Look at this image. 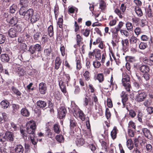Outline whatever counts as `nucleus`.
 <instances>
[{
    "instance_id": "obj_53",
    "label": "nucleus",
    "mask_w": 153,
    "mask_h": 153,
    "mask_svg": "<svg viewBox=\"0 0 153 153\" xmlns=\"http://www.w3.org/2000/svg\"><path fill=\"white\" fill-rule=\"evenodd\" d=\"M102 146L105 149V152L107 151V147L108 146V144L105 142L103 140H102L101 142Z\"/></svg>"
},
{
    "instance_id": "obj_32",
    "label": "nucleus",
    "mask_w": 153,
    "mask_h": 153,
    "mask_svg": "<svg viewBox=\"0 0 153 153\" xmlns=\"http://www.w3.org/2000/svg\"><path fill=\"white\" fill-rule=\"evenodd\" d=\"M122 84L126 91L128 92H130L131 86L129 82L123 83H122Z\"/></svg>"
},
{
    "instance_id": "obj_57",
    "label": "nucleus",
    "mask_w": 153,
    "mask_h": 153,
    "mask_svg": "<svg viewBox=\"0 0 153 153\" xmlns=\"http://www.w3.org/2000/svg\"><path fill=\"white\" fill-rule=\"evenodd\" d=\"M45 135L48 137H51L52 135V133L51 132V130L49 128H47L45 130Z\"/></svg>"
},
{
    "instance_id": "obj_24",
    "label": "nucleus",
    "mask_w": 153,
    "mask_h": 153,
    "mask_svg": "<svg viewBox=\"0 0 153 153\" xmlns=\"http://www.w3.org/2000/svg\"><path fill=\"white\" fill-rule=\"evenodd\" d=\"M22 115L25 117H28L30 114V113L28 110L26 108H22L21 111Z\"/></svg>"
},
{
    "instance_id": "obj_48",
    "label": "nucleus",
    "mask_w": 153,
    "mask_h": 153,
    "mask_svg": "<svg viewBox=\"0 0 153 153\" xmlns=\"http://www.w3.org/2000/svg\"><path fill=\"white\" fill-rule=\"evenodd\" d=\"M145 147L147 152L148 153H151L152 150V145L150 144H146Z\"/></svg>"
},
{
    "instance_id": "obj_34",
    "label": "nucleus",
    "mask_w": 153,
    "mask_h": 153,
    "mask_svg": "<svg viewBox=\"0 0 153 153\" xmlns=\"http://www.w3.org/2000/svg\"><path fill=\"white\" fill-rule=\"evenodd\" d=\"M113 17L112 16H109L108 19L110 21L109 25L110 26H113L116 25L117 21L115 19H113Z\"/></svg>"
},
{
    "instance_id": "obj_54",
    "label": "nucleus",
    "mask_w": 153,
    "mask_h": 153,
    "mask_svg": "<svg viewBox=\"0 0 153 153\" xmlns=\"http://www.w3.org/2000/svg\"><path fill=\"white\" fill-rule=\"evenodd\" d=\"M123 23L122 22H119L118 25L115 27L116 31L118 32L120 30L121 27L123 26Z\"/></svg>"
},
{
    "instance_id": "obj_63",
    "label": "nucleus",
    "mask_w": 153,
    "mask_h": 153,
    "mask_svg": "<svg viewBox=\"0 0 153 153\" xmlns=\"http://www.w3.org/2000/svg\"><path fill=\"white\" fill-rule=\"evenodd\" d=\"M122 101L123 103V105L124 106H125V102L127 100L128 97L126 95H123V96H122Z\"/></svg>"
},
{
    "instance_id": "obj_9",
    "label": "nucleus",
    "mask_w": 153,
    "mask_h": 153,
    "mask_svg": "<svg viewBox=\"0 0 153 153\" xmlns=\"http://www.w3.org/2000/svg\"><path fill=\"white\" fill-rule=\"evenodd\" d=\"M139 69L141 72L144 73L149 72L150 70L149 67L145 65L140 66Z\"/></svg>"
},
{
    "instance_id": "obj_22",
    "label": "nucleus",
    "mask_w": 153,
    "mask_h": 153,
    "mask_svg": "<svg viewBox=\"0 0 153 153\" xmlns=\"http://www.w3.org/2000/svg\"><path fill=\"white\" fill-rule=\"evenodd\" d=\"M145 11L146 13L149 18H151L153 16L150 5H149L148 7L146 8Z\"/></svg>"
},
{
    "instance_id": "obj_58",
    "label": "nucleus",
    "mask_w": 153,
    "mask_h": 153,
    "mask_svg": "<svg viewBox=\"0 0 153 153\" xmlns=\"http://www.w3.org/2000/svg\"><path fill=\"white\" fill-rule=\"evenodd\" d=\"M75 10H76V12H77L78 11L77 9L73 7H71L69 8L68 12L70 13H74Z\"/></svg>"
},
{
    "instance_id": "obj_11",
    "label": "nucleus",
    "mask_w": 153,
    "mask_h": 153,
    "mask_svg": "<svg viewBox=\"0 0 153 153\" xmlns=\"http://www.w3.org/2000/svg\"><path fill=\"white\" fill-rule=\"evenodd\" d=\"M142 132L145 136L148 139L152 138V135L150 131L147 128H144L142 129Z\"/></svg>"
},
{
    "instance_id": "obj_30",
    "label": "nucleus",
    "mask_w": 153,
    "mask_h": 153,
    "mask_svg": "<svg viewBox=\"0 0 153 153\" xmlns=\"http://www.w3.org/2000/svg\"><path fill=\"white\" fill-rule=\"evenodd\" d=\"M99 43V47L101 49H102L103 48L104 45L103 42L100 40V39H97L96 41H94L93 42L94 45H96L97 44Z\"/></svg>"
},
{
    "instance_id": "obj_46",
    "label": "nucleus",
    "mask_w": 153,
    "mask_h": 153,
    "mask_svg": "<svg viewBox=\"0 0 153 153\" xmlns=\"http://www.w3.org/2000/svg\"><path fill=\"white\" fill-rule=\"evenodd\" d=\"M17 6L16 5L13 4L10 8V12L12 14L14 13L17 9Z\"/></svg>"
},
{
    "instance_id": "obj_19",
    "label": "nucleus",
    "mask_w": 153,
    "mask_h": 153,
    "mask_svg": "<svg viewBox=\"0 0 153 153\" xmlns=\"http://www.w3.org/2000/svg\"><path fill=\"white\" fill-rule=\"evenodd\" d=\"M122 44L123 45V49L126 50L128 47L129 42L128 39H123L122 40Z\"/></svg>"
},
{
    "instance_id": "obj_15",
    "label": "nucleus",
    "mask_w": 153,
    "mask_h": 153,
    "mask_svg": "<svg viewBox=\"0 0 153 153\" xmlns=\"http://www.w3.org/2000/svg\"><path fill=\"white\" fill-rule=\"evenodd\" d=\"M62 63V61L60 58L57 57L55 60L54 68L56 70H58L59 68Z\"/></svg>"
},
{
    "instance_id": "obj_28",
    "label": "nucleus",
    "mask_w": 153,
    "mask_h": 153,
    "mask_svg": "<svg viewBox=\"0 0 153 153\" xmlns=\"http://www.w3.org/2000/svg\"><path fill=\"white\" fill-rule=\"evenodd\" d=\"M54 12L55 19L56 20H57L58 16L59 13V7L58 5L57 4H56L54 6Z\"/></svg>"
},
{
    "instance_id": "obj_17",
    "label": "nucleus",
    "mask_w": 153,
    "mask_h": 153,
    "mask_svg": "<svg viewBox=\"0 0 153 153\" xmlns=\"http://www.w3.org/2000/svg\"><path fill=\"white\" fill-rule=\"evenodd\" d=\"M6 138L7 140L10 141H13L14 140V136L13 133L10 131H7L6 132Z\"/></svg>"
},
{
    "instance_id": "obj_49",
    "label": "nucleus",
    "mask_w": 153,
    "mask_h": 153,
    "mask_svg": "<svg viewBox=\"0 0 153 153\" xmlns=\"http://www.w3.org/2000/svg\"><path fill=\"white\" fill-rule=\"evenodd\" d=\"M11 90L13 92L17 95L20 96L21 95V92L15 87L12 86L11 88Z\"/></svg>"
},
{
    "instance_id": "obj_39",
    "label": "nucleus",
    "mask_w": 153,
    "mask_h": 153,
    "mask_svg": "<svg viewBox=\"0 0 153 153\" xmlns=\"http://www.w3.org/2000/svg\"><path fill=\"white\" fill-rule=\"evenodd\" d=\"M0 104L2 108H6L9 105V103L6 100H3L1 102Z\"/></svg>"
},
{
    "instance_id": "obj_45",
    "label": "nucleus",
    "mask_w": 153,
    "mask_h": 153,
    "mask_svg": "<svg viewBox=\"0 0 153 153\" xmlns=\"http://www.w3.org/2000/svg\"><path fill=\"white\" fill-rule=\"evenodd\" d=\"M126 27L127 29L129 31H131L133 30V26L132 23L129 22H128L126 24Z\"/></svg>"
},
{
    "instance_id": "obj_27",
    "label": "nucleus",
    "mask_w": 153,
    "mask_h": 153,
    "mask_svg": "<svg viewBox=\"0 0 153 153\" xmlns=\"http://www.w3.org/2000/svg\"><path fill=\"white\" fill-rule=\"evenodd\" d=\"M13 28L18 32H21L22 30L23 27L22 24H18L16 25Z\"/></svg>"
},
{
    "instance_id": "obj_40",
    "label": "nucleus",
    "mask_w": 153,
    "mask_h": 153,
    "mask_svg": "<svg viewBox=\"0 0 153 153\" xmlns=\"http://www.w3.org/2000/svg\"><path fill=\"white\" fill-rule=\"evenodd\" d=\"M77 145L78 146L82 145L85 143V140L82 138H78L76 141Z\"/></svg>"
},
{
    "instance_id": "obj_33",
    "label": "nucleus",
    "mask_w": 153,
    "mask_h": 153,
    "mask_svg": "<svg viewBox=\"0 0 153 153\" xmlns=\"http://www.w3.org/2000/svg\"><path fill=\"white\" fill-rule=\"evenodd\" d=\"M29 2L28 0H20V4L21 7H27Z\"/></svg>"
},
{
    "instance_id": "obj_62",
    "label": "nucleus",
    "mask_w": 153,
    "mask_h": 153,
    "mask_svg": "<svg viewBox=\"0 0 153 153\" xmlns=\"http://www.w3.org/2000/svg\"><path fill=\"white\" fill-rule=\"evenodd\" d=\"M147 21L145 19H142L140 20V26L143 27L145 26L147 24Z\"/></svg>"
},
{
    "instance_id": "obj_1",
    "label": "nucleus",
    "mask_w": 153,
    "mask_h": 153,
    "mask_svg": "<svg viewBox=\"0 0 153 153\" xmlns=\"http://www.w3.org/2000/svg\"><path fill=\"white\" fill-rule=\"evenodd\" d=\"M34 12L32 8L27 9V7H21L19 11L20 15L23 16V18L27 20H29Z\"/></svg>"
},
{
    "instance_id": "obj_16",
    "label": "nucleus",
    "mask_w": 153,
    "mask_h": 153,
    "mask_svg": "<svg viewBox=\"0 0 153 153\" xmlns=\"http://www.w3.org/2000/svg\"><path fill=\"white\" fill-rule=\"evenodd\" d=\"M122 83L129 82L130 77L126 73H123L122 74Z\"/></svg>"
},
{
    "instance_id": "obj_26",
    "label": "nucleus",
    "mask_w": 153,
    "mask_h": 153,
    "mask_svg": "<svg viewBox=\"0 0 153 153\" xmlns=\"http://www.w3.org/2000/svg\"><path fill=\"white\" fill-rule=\"evenodd\" d=\"M37 106L42 108L45 107L47 105V103L46 102L42 100H39L36 103Z\"/></svg>"
},
{
    "instance_id": "obj_41",
    "label": "nucleus",
    "mask_w": 153,
    "mask_h": 153,
    "mask_svg": "<svg viewBox=\"0 0 153 153\" xmlns=\"http://www.w3.org/2000/svg\"><path fill=\"white\" fill-rule=\"evenodd\" d=\"M140 19L139 18L135 16L133 17L131 19L132 23L136 26H137L138 25L139 22L140 21Z\"/></svg>"
},
{
    "instance_id": "obj_64",
    "label": "nucleus",
    "mask_w": 153,
    "mask_h": 153,
    "mask_svg": "<svg viewBox=\"0 0 153 153\" xmlns=\"http://www.w3.org/2000/svg\"><path fill=\"white\" fill-rule=\"evenodd\" d=\"M143 77L146 81H147L150 79V75L148 73H145L143 75Z\"/></svg>"
},
{
    "instance_id": "obj_20",
    "label": "nucleus",
    "mask_w": 153,
    "mask_h": 153,
    "mask_svg": "<svg viewBox=\"0 0 153 153\" xmlns=\"http://www.w3.org/2000/svg\"><path fill=\"white\" fill-rule=\"evenodd\" d=\"M143 105L146 108L150 107L153 105V100L151 99H148L145 101L143 102Z\"/></svg>"
},
{
    "instance_id": "obj_50",
    "label": "nucleus",
    "mask_w": 153,
    "mask_h": 153,
    "mask_svg": "<svg viewBox=\"0 0 153 153\" xmlns=\"http://www.w3.org/2000/svg\"><path fill=\"white\" fill-rule=\"evenodd\" d=\"M115 13H116L119 17L120 18H123V15L124 14L122 13L121 11L118 8H116L114 10Z\"/></svg>"
},
{
    "instance_id": "obj_31",
    "label": "nucleus",
    "mask_w": 153,
    "mask_h": 153,
    "mask_svg": "<svg viewBox=\"0 0 153 153\" xmlns=\"http://www.w3.org/2000/svg\"><path fill=\"white\" fill-rule=\"evenodd\" d=\"M48 36L50 37H52L53 35V29L52 25H50L48 28Z\"/></svg>"
},
{
    "instance_id": "obj_56",
    "label": "nucleus",
    "mask_w": 153,
    "mask_h": 153,
    "mask_svg": "<svg viewBox=\"0 0 153 153\" xmlns=\"http://www.w3.org/2000/svg\"><path fill=\"white\" fill-rule=\"evenodd\" d=\"M143 62L144 63L147 64L149 65H152L153 64L150 62V59H149L147 58H145L143 59Z\"/></svg>"
},
{
    "instance_id": "obj_18",
    "label": "nucleus",
    "mask_w": 153,
    "mask_h": 153,
    "mask_svg": "<svg viewBox=\"0 0 153 153\" xmlns=\"http://www.w3.org/2000/svg\"><path fill=\"white\" fill-rule=\"evenodd\" d=\"M16 31L13 28H10L8 31V34L9 36L11 38H14L17 36Z\"/></svg>"
},
{
    "instance_id": "obj_61",
    "label": "nucleus",
    "mask_w": 153,
    "mask_h": 153,
    "mask_svg": "<svg viewBox=\"0 0 153 153\" xmlns=\"http://www.w3.org/2000/svg\"><path fill=\"white\" fill-rule=\"evenodd\" d=\"M93 65L94 68H99L101 64L100 62L97 61H95L94 62Z\"/></svg>"
},
{
    "instance_id": "obj_14",
    "label": "nucleus",
    "mask_w": 153,
    "mask_h": 153,
    "mask_svg": "<svg viewBox=\"0 0 153 153\" xmlns=\"http://www.w3.org/2000/svg\"><path fill=\"white\" fill-rule=\"evenodd\" d=\"M24 150L23 147L21 145H16L15 148V153H23Z\"/></svg>"
},
{
    "instance_id": "obj_42",
    "label": "nucleus",
    "mask_w": 153,
    "mask_h": 153,
    "mask_svg": "<svg viewBox=\"0 0 153 153\" xmlns=\"http://www.w3.org/2000/svg\"><path fill=\"white\" fill-rule=\"evenodd\" d=\"M56 140L59 143H63L64 141L63 136L62 135H57L56 136Z\"/></svg>"
},
{
    "instance_id": "obj_2",
    "label": "nucleus",
    "mask_w": 153,
    "mask_h": 153,
    "mask_svg": "<svg viewBox=\"0 0 153 153\" xmlns=\"http://www.w3.org/2000/svg\"><path fill=\"white\" fill-rule=\"evenodd\" d=\"M71 107L75 117H79L82 121H84L85 120V115L83 112L78 108L74 102H71Z\"/></svg>"
},
{
    "instance_id": "obj_3",
    "label": "nucleus",
    "mask_w": 153,
    "mask_h": 153,
    "mask_svg": "<svg viewBox=\"0 0 153 153\" xmlns=\"http://www.w3.org/2000/svg\"><path fill=\"white\" fill-rule=\"evenodd\" d=\"M27 131L28 134L30 135L35 134L34 132L36 127L35 122L33 120H30L27 123Z\"/></svg>"
},
{
    "instance_id": "obj_21",
    "label": "nucleus",
    "mask_w": 153,
    "mask_h": 153,
    "mask_svg": "<svg viewBox=\"0 0 153 153\" xmlns=\"http://www.w3.org/2000/svg\"><path fill=\"white\" fill-rule=\"evenodd\" d=\"M90 30L88 29L87 28L82 29L80 31V33L81 34L86 37H87L89 36Z\"/></svg>"
},
{
    "instance_id": "obj_52",
    "label": "nucleus",
    "mask_w": 153,
    "mask_h": 153,
    "mask_svg": "<svg viewBox=\"0 0 153 153\" xmlns=\"http://www.w3.org/2000/svg\"><path fill=\"white\" fill-rule=\"evenodd\" d=\"M70 125L71 127L73 128L76 126V123L73 118H71L70 119Z\"/></svg>"
},
{
    "instance_id": "obj_37",
    "label": "nucleus",
    "mask_w": 153,
    "mask_h": 153,
    "mask_svg": "<svg viewBox=\"0 0 153 153\" xmlns=\"http://www.w3.org/2000/svg\"><path fill=\"white\" fill-rule=\"evenodd\" d=\"M83 76L85 80L88 81L90 79V73L88 71H85L83 74Z\"/></svg>"
},
{
    "instance_id": "obj_6",
    "label": "nucleus",
    "mask_w": 153,
    "mask_h": 153,
    "mask_svg": "<svg viewBox=\"0 0 153 153\" xmlns=\"http://www.w3.org/2000/svg\"><path fill=\"white\" fill-rule=\"evenodd\" d=\"M41 46L39 44H36L34 46H31L29 49V52L32 54L35 53L36 51H39L41 50Z\"/></svg>"
},
{
    "instance_id": "obj_29",
    "label": "nucleus",
    "mask_w": 153,
    "mask_h": 153,
    "mask_svg": "<svg viewBox=\"0 0 153 153\" xmlns=\"http://www.w3.org/2000/svg\"><path fill=\"white\" fill-rule=\"evenodd\" d=\"M1 58L2 62H6L8 61L10 59L8 55L6 53L2 54L1 55Z\"/></svg>"
},
{
    "instance_id": "obj_44",
    "label": "nucleus",
    "mask_w": 153,
    "mask_h": 153,
    "mask_svg": "<svg viewBox=\"0 0 153 153\" xmlns=\"http://www.w3.org/2000/svg\"><path fill=\"white\" fill-rule=\"evenodd\" d=\"M96 79H97L100 82H102L104 80L103 75L102 73H100L97 74Z\"/></svg>"
},
{
    "instance_id": "obj_36",
    "label": "nucleus",
    "mask_w": 153,
    "mask_h": 153,
    "mask_svg": "<svg viewBox=\"0 0 153 153\" xmlns=\"http://www.w3.org/2000/svg\"><path fill=\"white\" fill-rule=\"evenodd\" d=\"M127 146L128 148L130 149L131 150L133 147V143L131 139L128 140L126 142Z\"/></svg>"
},
{
    "instance_id": "obj_47",
    "label": "nucleus",
    "mask_w": 153,
    "mask_h": 153,
    "mask_svg": "<svg viewBox=\"0 0 153 153\" xmlns=\"http://www.w3.org/2000/svg\"><path fill=\"white\" fill-rule=\"evenodd\" d=\"M7 140L6 138V133L5 134L3 133H0V142H5Z\"/></svg>"
},
{
    "instance_id": "obj_10",
    "label": "nucleus",
    "mask_w": 153,
    "mask_h": 153,
    "mask_svg": "<svg viewBox=\"0 0 153 153\" xmlns=\"http://www.w3.org/2000/svg\"><path fill=\"white\" fill-rule=\"evenodd\" d=\"M18 21L17 18L15 16H13L8 21V25L10 26H14L16 24Z\"/></svg>"
},
{
    "instance_id": "obj_60",
    "label": "nucleus",
    "mask_w": 153,
    "mask_h": 153,
    "mask_svg": "<svg viewBox=\"0 0 153 153\" xmlns=\"http://www.w3.org/2000/svg\"><path fill=\"white\" fill-rule=\"evenodd\" d=\"M146 110L148 114H153V107L151 106L146 108Z\"/></svg>"
},
{
    "instance_id": "obj_4",
    "label": "nucleus",
    "mask_w": 153,
    "mask_h": 153,
    "mask_svg": "<svg viewBox=\"0 0 153 153\" xmlns=\"http://www.w3.org/2000/svg\"><path fill=\"white\" fill-rule=\"evenodd\" d=\"M147 94L146 93L143 91H139L136 96V100L139 102H141L146 98Z\"/></svg>"
},
{
    "instance_id": "obj_12",
    "label": "nucleus",
    "mask_w": 153,
    "mask_h": 153,
    "mask_svg": "<svg viewBox=\"0 0 153 153\" xmlns=\"http://www.w3.org/2000/svg\"><path fill=\"white\" fill-rule=\"evenodd\" d=\"M59 85L62 92L64 93H66V86L64 81L61 79L59 82Z\"/></svg>"
},
{
    "instance_id": "obj_23",
    "label": "nucleus",
    "mask_w": 153,
    "mask_h": 153,
    "mask_svg": "<svg viewBox=\"0 0 153 153\" xmlns=\"http://www.w3.org/2000/svg\"><path fill=\"white\" fill-rule=\"evenodd\" d=\"M63 16H61V17L58 18L57 22V24L59 26V28L63 30Z\"/></svg>"
},
{
    "instance_id": "obj_43",
    "label": "nucleus",
    "mask_w": 153,
    "mask_h": 153,
    "mask_svg": "<svg viewBox=\"0 0 153 153\" xmlns=\"http://www.w3.org/2000/svg\"><path fill=\"white\" fill-rule=\"evenodd\" d=\"M100 8L101 10H103L106 7V3L103 0H100L99 2Z\"/></svg>"
},
{
    "instance_id": "obj_25",
    "label": "nucleus",
    "mask_w": 153,
    "mask_h": 153,
    "mask_svg": "<svg viewBox=\"0 0 153 153\" xmlns=\"http://www.w3.org/2000/svg\"><path fill=\"white\" fill-rule=\"evenodd\" d=\"M117 129L116 126H114L113 130L111 131V135L113 139L114 140L117 137Z\"/></svg>"
},
{
    "instance_id": "obj_13",
    "label": "nucleus",
    "mask_w": 153,
    "mask_h": 153,
    "mask_svg": "<svg viewBox=\"0 0 153 153\" xmlns=\"http://www.w3.org/2000/svg\"><path fill=\"white\" fill-rule=\"evenodd\" d=\"M134 10L137 15L139 17L142 16L143 15V12L141 8L138 6H134Z\"/></svg>"
},
{
    "instance_id": "obj_35",
    "label": "nucleus",
    "mask_w": 153,
    "mask_h": 153,
    "mask_svg": "<svg viewBox=\"0 0 153 153\" xmlns=\"http://www.w3.org/2000/svg\"><path fill=\"white\" fill-rule=\"evenodd\" d=\"M30 138L31 142L33 144L35 145L36 144L37 140H36V138L35 137V134H33V135H30L29 136V138Z\"/></svg>"
},
{
    "instance_id": "obj_8",
    "label": "nucleus",
    "mask_w": 153,
    "mask_h": 153,
    "mask_svg": "<svg viewBox=\"0 0 153 153\" xmlns=\"http://www.w3.org/2000/svg\"><path fill=\"white\" fill-rule=\"evenodd\" d=\"M40 18L39 15L38 13H34V12L29 19H30V22L33 24L39 21Z\"/></svg>"
},
{
    "instance_id": "obj_38",
    "label": "nucleus",
    "mask_w": 153,
    "mask_h": 153,
    "mask_svg": "<svg viewBox=\"0 0 153 153\" xmlns=\"http://www.w3.org/2000/svg\"><path fill=\"white\" fill-rule=\"evenodd\" d=\"M53 130L54 132L57 134L59 133L61 131L59 125L57 124H55L53 125Z\"/></svg>"
},
{
    "instance_id": "obj_5",
    "label": "nucleus",
    "mask_w": 153,
    "mask_h": 153,
    "mask_svg": "<svg viewBox=\"0 0 153 153\" xmlns=\"http://www.w3.org/2000/svg\"><path fill=\"white\" fill-rule=\"evenodd\" d=\"M47 90L46 84L44 82L40 83L39 85V92L42 94H45Z\"/></svg>"
},
{
    "instance_id": "obj_51",
    "label": "nucleus",
    "mask_w": 153,
    "mask_h": 153,
    "mask_svg": "<svg viewBox=\"0 0 153 153\" xmlns=\"http://www.w3.org/2000/svg\"><path fill=\"white\" fill-rule=\"evenodd\" d=\"M63 77L64 80L63 81H64L65 83L66 82L68 83L70 79L69 75L68 74H65L63 76Z\"/></svg>"
},
{
    "instance_id": "obj_55",
    "label": "nucleus",
    "mask_w": 153,
    "mask_h": 153,
    "mask_svg": "<svg viewBox=\"0 0 153 153\" xmlns=\"http://www.w3.org/2000/svg\"><path fill=\"white\" fill-rule=\"evenodd\" d=\"M95 57L97 60H99L101 59V53L100 51H97L95 55Z\"/></svg>"
},
{
    "instance_id": "obj_7",
    "label": "nucleus",
    "mask_w": 153,
    "mask_h": 153,
    "mask_svg": "<svg viewBox=\"0 0 153 153\" xmlns=\"http://www.w3.org/2000/svg\"><path fill=\"white\" fill-rule=\"evenodd\" d=\"M67 113L66 110L64 107L62 106L58 110V116L60 119L63 118L65 116Z\"/></svg>"
},
{
    "instance_id": "obj_59",
    "label": "nucleus",
    "mask_w": 153,
    "mask_h": 153,
    "mask_svg": "<svg viewBox=\"0 0 153 153\" xmlns=\"http://www.w3.org/2000/svg\"><path fill=\"white\" fill-rule=\"evenodd\" d=\"M126 5L125 4H122L120 7V9L122 12L123 14H124V12L126 10Z\"/></svg>"
}]
</instances>
